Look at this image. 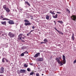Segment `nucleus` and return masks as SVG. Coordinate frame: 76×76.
<instances>
[{
    "mask_svg": "<svg viewBox=\"0 0 76 76\" xmlns=\"http://www.w3.org/2000/svg\"><path fill=\"white\" fill-rule=\"evenodd\" d=\"M32 29H35V27H34V26H32Z\"/></svg>",
    "mask_w": 76,
    "mask_h": 76,
    "instance_id": "obj_41",
    "label": "nucleus"
},
{
    "mask_svg": "<svg viewBox=\"0 0 76 76\" xmlns=\"http://www.w3.org/2000/svg\"><path fill=\"white\" fill-rule=\"evenodd\" d=\"M56 61L58 62V63L60 64L61 66H63V61H60V59H59V58H58V57H56Z\"/></svg>",
    "mask_w": 76,
    "mask_h": 76,
    "instance_id": "obj_1",
    "label": "nucleus"
},
{
    "mask_svg": "<svg viewBox=\"0 0 76 76\" xmlns=\"http://www.w3.org/2000/svg\"><path fill=\"white\" fill-rule=\"evenodd\" d=\"M27 22H28H28H29V21L28 20V21H27Z\"/></svg>",
    "mask_w": 76,
    "mask_h": 76,
    "instance_id": "obj_53",
    "label": "nucleus"
},
{
    "mask_svg": "<svg viewBox=\"0 0 76 76\" xmlns=\"http://www.w3.org/2000/svg\"><path fill=\"white\" fill-rule=\"evenodd\" d=\"M5 10H6L7 12V13H9V12H10V9L9 8L7 7V9H5Z\"/></svg>",
    "mask_w": 76,
    "mask_h": 76,
    "instance_id": "obj_12",
    "label": "nucleus"
},
{
    "mask_svg": "<svg viewBox=\"0 0 76 76\" xmlns=\"http://www.w3.org/2000/svg\"><path fill=\"white\" fill-rule=\"evenodd\" d=\"M5 60H6V62H8V63H9V62H10V61H9V60L6 58Z\"/></svg>",
    "mask_w": 76,
    "mask_h": 76,
    "instance_id": "obj_26",
    "label": "nucleus"
},
{
    "mask_svg": "<svg viewBox=\"0 0 76 76\" xmlns=\"http://www.w3.org/2000/svg\"><path fill=\"white\" fill-rule=\"evenodd\" d=\"M53 18H57V14H56L55 16H52Z\"/></svg>",
    "mask_w": 76,
    "mask_h": 76,
    "instance_id": "obj_17",
    "label": "nucleus"
},
{
    "mask_svg": "<svg viewBox=\"0 0 76 76\" xmlns=\"http://www.w3.org/2000/svg\"><path fill=\"white\" fill-rule=\"evenodd\" d=\"M54 29H55V30H56V31H58V30H57V28H56V27H55V28H54Z\"/></svg>",
    "mask_w": 76,
    "mask_h": 76,
    "instance_id": "obj_39",
    "label": "nucleus"
},
{
    "mask_svg": "<svg viewBox=\"0 0 76 76\" xmlns=\"http://www.w3.org/2000/svg\"><path fill=\"white\" fill-rule=\"evenodd\" d=\"M22 10V9H20V10Z\"/></svg>",
    "mask_w": 76,
    "mask_h": 76,
    "instance_id": "obj_47",
    "label": "nucleus"
},
{
    "mask_svg": "<svg viewBox=\"0 0 76 76\" xmlns=\"http://www.w3.org/2000/svg\"><path fill=\"white\" fill-rule=\"evenodd\" d=\"M49 18H50V16H49L48 15L46 16V19H47V20H48V19H49Z\"/></svg>",
    "mask_w": 76,
    "mask_h": 76,
    "instance_id": "obj_23",
    "label": "nucleus"
},
{
    "mask_svg": "<svg viewBox=\"0 0 76 76\" xmlns=\"http://www.w3.org/2000/svg\"><path fill=\"white\" fill-rule=\"evenodd\" d=\"M54 13V11L52 12V13Z\"/></svg>",
    "mask_w": 76,
    "mask_h": 76,
    "instance_id": "obj_51",
    "label": "nucleus"
},
{
    "mask_svg": "<svg viewBox=\"0 0 76 76\" xmlns=\"http://www.w3.org/2000/svg\"><path fill=\"white\" fill-rule=\"evenodd\" d=\"M55 13H53V15H55Z\"/></svg>",
    "mask_w": 76,
    "mask_h": 76,
    "instance_id": "obj_49",
    "label": "nucleus"
},
{
    "mask_svg": "<svg viewBox=\"0 0 76 76\" xmlns=\"http://www.w3.org/2000/svg\"><path fill=\"white\" fill-rule=\"evenodd\" d=\"M44 43V44H45V42H41L40 44H42V43Z\"/></svg>",
    "mask_w": 76,
    "mask_h": 76,
    "instance_id": "obj_42",
    "label": "nucleus"
},
{
    "mask_svg": "<svg viewBox=\"0 0 76 76\" xmlns=\"http://www.w3.org/2000/svg\"><path fill=\"white\" fill-rule=\"evenodd\" d=\"M22 35V34H21L18 36V40H20V39H22V38L23 37Z\"/></svg>",
    "mask_w": 76,
    "mask_h": 76,
    "instance_id": "obj_6",
    "label": "nucleus"
},
{
    "mask_svg": "<svg viewBox=\"0 0 76 76\" xmlns=\"http://www.w3.org/2000/svg\"><path fill=\"white\" fill-rule=\"evenodd\" d=\"M58 58H59V59L60 60V59H61V56H59Z\"/></svg>",
    "mask_w": 76,
    "mask_h": 76,
    "instance_id": "obj_34",
    "label": "nucleus"
},
{
    "mask_svg": "<svg viewBox=\"0 0 76 76\" xmlns=\"http://www.w3.org/2000/svg\"><path fill=\"white\" fill-rule=\"evenodd\" d=\"M36 76H39V73H37L36 74Z\"/></svg>",
    "mask_w": 76,
    "mask_h": 76,
    "instance_id": "obj_37",
    "label": "nucleus"
},
{
    "mask_svg": "<svg viewBox=\"0 0 76 76\" xmlns=\"http://www.w3.org/2000/svg\"><path fill=\"white\" fill-rule=\"evenodd\" d=\"M71 18L73 20H76V16L75 15H73L71 17Z\"/></svg>",
    "mask_w": 76,
    "mask_h": 76,
    "instance_id": "obj_5",
    "label": "nucleus"
},
{
    "mask_svg": "<svg viewBox=\"0 0 76 76\" xmlns=\"http://www.w3.org/2000/svg\"><path fill=\"white\" fill-rule=\"evenodd\" d=\"M8 35L10 38H13L15 37V34L12 32H9Z\"/></svg>",
    "mask_w": 76,
    "mask_h": 76,
    "instance_id": "obj_2",
    "label": "nucleus"
},
{
    "mask_svg": "<svg viewBox=\"0 0 76 76\" xmlns=\"http://www.w3.org/2000/svg\"><path fill=\"white\" fill-rule=\"evenodd\" d=\"M4 60H6V58H3L2 61L3 63H4Z\"/></svg>",
    "mask_w": 76,
    "mask_h": 76,
    "instance_id": "obj_22",
    "label": "nucleus"
},
{
    "mask_svg": "<svg viewBox=\"0 0 76 76\" xmlns=\"http://www.w3.org/2000/svg\"><path fill=\"white\" fill-rule=\"evenodd\" d=\"M43 41L45 42H45L46 43V42H48V40H47V39H45Z\"/></svg>",
    "mask_w": 76,
    "mask_h": 76,
    "instance_id": "obj_21",
    "label": "nucleus"
},
{
    "mask_svg": "<svg viewBox=\"0 0 76 76\" xmlns=\"http://www.w3.org/2000/svg\"><path fill=\"white\" fill-rule=\"evenodd\" d=\"M59 34H61V35H63V33L61 31H59L58 30L57 31Z\"/></svg>",
    "mask_w": 76,
    "mask_h": 76,
    "instance_id": "obj_19",
    "label": "nucleus"
},
{
    "mask_svg": "<svg viewBox=\"0 0 76 76\" xmlns=\"http://www.w3.org/2000/svg\"><path fill=\"white\" fill-rule=\"evenodd\" d=\"M38 69H40V68H38Z\"/></svg>",
    "mask_w": 76,
    "mask_h": 76,
    "instance_id": "obj_55",
    "label": "nucleus"
},
{
    "mask_svg": "<svg viewBox=\"0 0 76 76\" xmlns=\"http://www.w3.org/2000/svg\"><path fill=\"white\" fill-rule=\"evenodd\" d=\"M42 76H43V75H44V74H42Z\"/></svg>",
    "mask_w": 76,
    "mask_h": 76,
    "instance_id": "obj_52",
    "label": "nucleus"
},
{
    "mask_svg": "<svg viewBox=\"0 0 76 76\" xmlns=\"http://www.w3.org/2000/svg\"><path fill=\"white\" fill-rule=\"evenodd\" d=\"M2 36H3V35H4V34H2Z\"/></svg>",
    "mask_w": 76,
    "mask_h": 76,
    "instance_id": "obj_50",
    "label": "nucleus"
},
{
    "mask_svg": "<svg viewBox=\"0 0 76 76\" xmlns=\"http://www.w3.org/2000/svg\"><path fill=\"white\" fill-rule=\"evenodd\" d=\"M3 8L4 10H5L6 9L7 7H6V5H4L3 6Z\"/></svg>",
    "mask_w": 76,
    "mask_h": 76,
    "instance_id": "obj_14",
    "label": "nucleus"
},
{
    "mask_svg": "<svg viewBox=\"0 0 76 76\" xmlns=\"http://www.w3.org/2000/svg\"><path fill=\"white\" fill-rule=\"evenodd\" d=\"M21 38H22V39H24V38H25L24 37H21Z\"/></svg>",
    "mask_w": 76,
    "mask_h": 76,
    "instance_id": "obj_45",
    "label": "nucleus"
},
{
    "mask_svg": "<svg viewBox=\"0 0 76 76\" xmlns=\"http://www.w3.org/2000/svg\"><path fill=\"white\" fill-rule=\"evenodd\" d=\"M55 24L56 25V23H55Z\"/></svg>",
    "mask_w": 76,
    "mask_h": 76,
    "instance_id": "obj_56",
    "label": "nucleus"
},
{
    "mask_svg": "<svg viewBox=\"0 0 76 76\" xmlns=\"http://www.w3.org/2000/svg\"><path fill=\"white\" fill-rule=\"evenodd\" d=\"M24 52L21 54V56H24Z\"/></svg>",
    "mask_w": 76,
    "mask_h": 76,
    "instance_id": "obj_30",
    "label": "nucleus"
},
{
    "mask_svg": "<svg viewBox=\"0 0 76 76\" xmlns=\"http://www.w3.org/2000/svg\"><path fill=\"white\" fill-rule=\"evenodd\" d=\"M44 60V59L43 58H39L38 59L37 61H42Z\"/></svg>",
    "mask_w": 76,
    "mask_h": 76,
    "instance_id": "obj_8",
    "label": "nucleus"
},
{
    "mask_svg": "<svg viewBox=\"0 0 76 76\" xmlns=\"http://www.w3.org/2000/svg\"><path fill=\"white\" fill-rule=\"evenodd\" d=\"M66 11H67V12H69V13H70V11L69 10H68V9H66Z\"/></svg>",
    "mask_w": 76,
    "mask_h": 76,
    "instance_id": "obj_31",
    "label": "nucleus"
},
{
    "mask_svg": "<svg viewBox=\"0 0 76 76\" xmlns=\"http://www.w3.org/2000/svg\"><path fill=\"white\" fill-rule=\"evenodd\" d=\"M25 4H27V5H28L29 6H31V5H30V4H29V2H28L26 1L25 2Z\"/></svg>",
    "mask_w": 76,
    "mask_h": 76,
    "instance_id": "obj_13",
    "label": "nucleus"
},
{
    "mask_svg": "<svg viewBox=\"0 0 76 76\" xmlns=\"http://www.w3.org/2000/svg\"><path fill=\"white\" fill-rule=\"evenodd\" d=\"M1 23L2 25H6V21L2 22H1Z\"/></svg>",
    "mask_w": 76,
    "mask_h": 76,
    "instance_id": "obj_20",
    "label": "nucleus"
},
{
    "mask_svg": "<svg viewBox=\"0 0 76 76\" xmlns=\"http://www.w3.org/2000/svg\"><path fill=\"white\" fill-rule=\"evenodd\" d=\"M13 22V21L12 20L11 21H8V23L10 25H13V24H15V23L14 22Z\"/></svg>",
    "mask_w": 76,
    "mask_h": 76,
    "instance_id": "obj_9",
    "label": "nucleus"
},
{
    "mask_svg": "<svg viewBox=\"0 0 76 76\" xmlns=\"http://www.w3.org/2000/svg\"><path fill=\"white\" fill-rule=\"evenodd\" d=\"M1 18H3V17L2 15L1 16Z\"/></svg>",
    "mask_w": 76,
    "mask_h": 76,
    "instance_id": "obj_44",
    "label": "nucleus"
},
{
    "mask_svg": "<svg viewBox=\"0 0 76 76\" xmlns=\"http://www.w3.org/2000/svg\"><path fill=\"white\" fill-rule=\"evenodd\" d=\"M58 22V23H59L62 24L63 23V21H57Z\"/></svg>",
    "mask_w": 76,
    "mask_h": 76,
    "instance_id": "obj_24",
    "label": "nucleus"
},
{
    "mask_svg": "<svg viewBox=\"0 0 76 76\" xmlns=\"http://www.w3.org/2000/svg\"><path fill=\"white\" fill-rule=\"evenodd\" d=\"M3 20H10L9 19H8L7 18H4L3 19Z\"/></svg>",
    "mask_w": 76,
    "mask_h": 76,
    "instance_id": "obj_15",
    "label": "nucleus"
},
{
    "mask_svg": "<svg viewBox=\"0 0 76 76\" xmlns=\"http://www.w3.org/2000/svg\"><path fill=\"white\" fill-rule=\"evenodd\" d=\"M31 23H25V25L26 26H29V25H31Z\"/></svg>",
    "mask_w": 76,
    "mask_h": 76,
    "instance_id": "obj_10",
    "label": "nucleus"
},
{
    "mask_svg": "<svg viewBox=\"0 0 76 76\" xmlns=\"http://www.w3.org/2000/svg\"><path fill=\"white\" fill-rule=\"evenodd\" d=\"M30 34H31V32H29V33H28V34H27V36H29Z\"/></svg>",
    "mask_w": 76,
    "mask_h": 76,
    "instance_id": "obj_33",
    "label": "nucleus"
},
{
    "mask_svg": "<svg viewBox=\"0 0 76 76\" xmlns=\"http://www.w3.org/2000/svg\"><path fill=\"white\" fill-rule=\"evenodd\" d=\"M4 68L3 67H1L0 69V73H4Z\"/></svg>",
    "mask_w": 76,
    "mask_h": 76,
    "instance_id": "obj_4",
    "label": "nucleus"
},
{
    "mask_svg": "<svg viewBox=\"0 0 76 76\" xmlns=\"http://www.w3.org/2000/svg\"><path fill=\"white\" fill-rule=\"evenodd\" d=\"M24 22H27L28 20H24Z\"/></svg>",
    "mask_w": 76,
    "mask_h": 76,
    "instance_id": "obj_38",
    "label": "nucleus"
},
{
    "mask_svg": "<svg viewBox=\"0 0 76 76\" xmlns=\"http://www.w3.org/2000/svg\"><path fill=\"white\" fill-rule=\"evenodd\" d=\"M17 73H18V74H20V71H19L18 70L17 71Z\"/></svg>",
    "mask_w": 76,
    "mask_h": 76,
    "instance_id": "obj_32",
    "label": "nucleus"
},
{
    "mask_svg": "<svg viewBox=\"0 0 76 76\" xmlns=\"http://www.w3.org/2000/svg\"><path fill=\"white\" fill-rule=\"evenodd\" d=\"M57 13H59V14H61V12H57Z\"/></svg>",
    "mask_w": 76,
    "mask_h": 76,
    "instance_id": "obj_43",
    "label": "nucleus"
},
{
    "mask_svg": "<svg viewBox=\"0 0 76 76\" xmlns=\"http://www.w3.org/2000/svg\"><path fill=\"white\" fill-rule=\"evenodd\" d=\"M33 30H31L30 32V33H31V32H33Z\"/></svg>",
    "mask_w": 76,
    "mask_h": 76,
    "instance_id": "obj_46",
    "label": "nucleus"
},
{
    "mask_svg": "<svg viewBox=\"0 0 76 76\" xmlns=\"http://www.w3.org/2000/svg\"><path fill=\"white\" fill-rule=\"evenodd\" d=\"M27 70L28 72H31V68H28L27 69Z\"/></svg>",
    "mask_w": 76,
    "mask_h": 76,
    "instance_id": "obj_25",
    "label": "nucleus"
},
{
    "mask_svg": "<svg viewBox=\"0 0 76 76\" xmlns=\"http://www.w3.org/2000/svg\"><path fill=\"white\" fill-rule=\"evenodd\" d=\"M20 40H21V41L22 42H25V41H24V40H22V39H20Z\"/></svg>",
    "mask_w": 76,
    "mask_h": 76,
    "instance_id": "obj_40",
    "label": "nucleus"
},
{
    "mask_svg": "<svg viewBox=\"0 0 76 76\" xmlns=\"http://www.w3.org/2000/svg\"><path fill=\"white\" fill-rule=\"evenodd\" d=\"M75 35V34H74L73 33L72 34V36L71 37V39H72V40H74V36Z\"/></svg>",
    "mask_w": 76,
    "mask_h": 76,
    "instance_id": "obj_18",
    "label": "nucleus"
},
{
    "mask_svg": "<svg viewBox=\"0 0 76 76\" xmlns=\"http://www.w3.org/2000/svg\"><path fill=\"white\" fill-rule=\"evenodd\" d=\"M26 72V71L25 69H20V73H23Z\"/></svg>",
    "mask_w": 76,
    "mask_h": 76,
    "instance_id": "obj_11",
    "label": "nucleus"
},
{
    "mask_svg": "<svg viewBox=\"0 0 76 76\" xmlns=\"http://www.w3.org/2000/svg\"><path fill=\"white\" fill-rule=\"evenodd\" d=\"M42 0V1H44V0Z\"/></svg>",
    "mask_w": 76,
    "mask_h": 76,
    "instance_id": "obj_57",
    "label": "nucleus"
},
{
    "mask_svg": "<svg viewBox=\"0 0 76 76\" xmlns=\"http://www.w3.org/2000/svg\"><path fill=\"white\" fill-rule=\"evenodd\" d=\"M49 13H51V14L53 15V12L51 10L50 11Z\"/></svg>",
    "mask_w": 76,
    "mask_h": 76,
    "instance_id": "obj_35",
    "label": "nucleus"
},
{
    "mask_svg": "<svg viewBox=\"0 0 76 76\" xmlns=\"http://www.w3.org/2000/svg\"><path fill=\"white\" fill-rule=\"evenodd\" d=\"M24 54H28V52H27V51L26 50L25 52H24Z\"/></svg>",
    "mask_w": 76,
    "mask_h": 76,
    "instance_id": "obj_28",
    "label": "nucleus"
},
{
    "mask_svg": "<svg viewBox=\"0 0 76 76\" xmlns=\"http://www.w3.org/2000/svg\"><path fill=\"white\" fill-rule=\"evenodd\" d=\"M30 65H32V63H31L30 64Z\"/></svg>",
    "mask_w": 76,
    "mask_h": 76,
    "instance_id": "obj_48",
    "label": "nucleus"
},
{
    "mask_svg": "<svg viewBox=\"0 0 76 76\" xmlns=\"http://www.w3.org/2000/svg\"><path fill=\"white\" fill-rule=\"evenodd\" d=\"M26 47L25 46H24L21 47V49H22V50H25L26 49Z\"/></svg>",
    "mask_w": 76,
    "mask_h": 76,
    "instance_id": "obj_16",
    "label": "nucleus"
},
{
    "mask_svg": "<svg viewBox=\"0 0 76 76\" xmlns=\"http://www.w3.org/2000/svg\"><path fill=\"white\" fill-rule=\"evenodd\" d=\"M34 75V72H31L30 74V75Z\"/></svg>",
    "mask_w": 76,
    "mask_h": 76,
    "instance_id": "obj_29",
    "label": "nucleus"
},
{
    "mask_svg": "<svg viewBox=\"0 0 76 76\" xmlns=\"http://www.w3.org/2000/svg\"><path fill=\"white\" fill-rule=\"evenodd\" d=\"M76 63V59H75V60L74 61L73 63H74V64H75Z\"/></svg>",
    "mask_w": 76,
    "mask_h": 76,
    "instance_id": "obj_36",
    "label": "nucleus"
},
{
    "mask_svg": "<svg viewBox=\"0 0 76 76\" xmlns=\"http://www.w3.org/2000/svg\"><path fill=\"white\" fill-rule=\"evenodd\" d=\"M24 66L25 67H28V65L26 64H24Z\"/></svg>",
    "mask_w": 76,
    "mask_h": 76,
    "instance_id": "obj_27",
    "label": "nucleus"
},
{
    "mask_svg": "<svg viewBox=\"0 0 76 76\" xmlns=\"http://www.w3.org/2000/svg\"><path fill=\"white\" fill-rule=\"evenodd\" d=\"M54 23H56V21H54Z\"/></svg>",
    "mask_w": 76,
    "mask_h": 76,
    "instance_id": "obj_54",
    "label": "nucleus"
},
{
    "mask_svg": "<svg viewBox=\"0 0 76 76\" xmlns=\"http://www.w3.org/2000/svg\"><path fill=\"white\" fill-rule=\"evenodd\" d=\"M63 60L62 61V62L63 64H66V56L64 55H63Z\"/></svg>",
    "mask_w": 76,
    "mask_h": 76,
    "instance_id": "obj_3",
    "label": "nucleus"
},
{
    "mask_svg": "<svg viewBox=\"0 0 76 76\" xmlns=\"http://www.w3.org/2000/svg\"><path fill=\"white\" fill-rule=\"evenodd\" d=\"M39 56H40V53H39L36 54L34 56V57L37 58V57H38Z\"/></svg>",
    "mask_w": 76,
    "mask_h": 76,
    "instance_id": "obj_7",
    "label": "nucleus"
}]
</instances>
